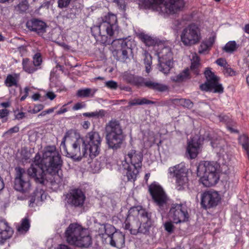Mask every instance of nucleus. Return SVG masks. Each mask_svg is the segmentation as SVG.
<instances>
[{
  "label": "nucleus",
  "instance_id": "f257e3e1",
  "mask_svg": "<svg viewBox=\"0 0 249 249\" xmlns=\"http://www.w3.org/2000/svg\"><path fill=\"white\" fill-rule=\"evenodd\" d=\"M40 156L36 155L34 163L27 171L20 167L15 168L14 188L16 191L22 193L29 192L31 188L30 177L33 178L36 183L43 184L46 173L55 174L62 164L61 156L54 146L45 147L40 161Z\"/></svg>",
  "mask_w": 249,
  "mask_h": 249
},
{
  "label": "nucleus",
  "instance_id": "f03ea898",
  "mask_svg": "<svg viewBox=\"0 0 249 249\" xmlns=\"http://www.w3.org/2000/svg\"><path fill=\"white\" fill-rule=\"evenodd\" d=\"M150 215L145 210L138 207L131 208L128 212L124 222V228L130 231L131 234L146 233L151 225Z\"/></svg>",
  "mask_w": 249,
  "mask_h": 249
},
{
  "label": "nucleus",
  "instance_id": "7ed1b4c3",
  "mask_svg": "<svg viewBox=\"0 0 249 249\" xmlns=\"http://www.w3.org/2000/svg\"><path fill=\"white\" fill-rule=\"evenodd\" d=\"M60 146L63 149L67 157L76 161H79L83 157L89 155L84 140L72 129L66 133Z\"/></svg>",
  "mask_w": 249,
  "mask_h": 249
},
{
  "label": "nucleus",
  "instance_id": "20e7f679",
  "mask_svg": "<svg viewBox=\"0 0 249 249\" xmlns=\"http://www.w3.org/2000/svg\"><path fill=\"white\" fill-rule=\"evenodd\" d=\"M66 241L70 245L80 248H88L92 243L88 230L76 223L71 224L65 232Z\"/></svg>",
  "mask_w": 249,
  "mask_h": 249
},
{
  "label": "nucleus",
  "instance_id": "39448f33",
  "mask_svg": "<svg viewBox=\"0 0 249 249\" xmlns=\"http://www.w3.org/2000/svg\"><path fill=\"white\" fill-rule=\"evenodd\" d=\"M105 139L108 147L113 150L120 148L125 139L119 121L111 120L105 126Z\"/></svg>",
  "mask_w": 249,
  "mask_h": 249
},
{
  "label": "nucleus",
  "instance_id": "423d86ee",
  "mask_svg": "<svg viewBox=\"0 0 249 249\" xmlns=\"http://www.w3.org/2000/svg\"><path fill=\"white\" fill-rule=\"evenodd\" d=\"M219 165L216 162L204 161L200 162L197 168V175L200 181L206 187L215 185L219 179Z\"/></svg>",
  "mask_w": 249,
  "mask_h": 249
},
{
  "label": "nucleus",
  "instance_id": "0eeeda50",
  "mask_svg": "<svg viewBox=\"0 0 249 249\" xmlns=\"http://www.w3.org/2000/svg\"><path fill=\"white\" fill-rule=\"evenodd\" d=\"M143 4L146 8L169 15L181 10L184 7V0H143Z\"/></svg>",
  "mask_w": 249,
  "mask_h": 249
},
{
  "label": "nucleus",
  "instance_id": "6e6552de",
  "mask_svg": "<svg viewBox=\"0 0 249 249\" xmlns=\"http://www.w3.org/2000/svg\"><path fill=\"white\" fill-rule=\"evenodd\" d=\"M157 54L159 58V70L164 74H168L173 66V57L171 48L163 44L158 45Z\"/></svg>",
  "mask_w": 249,
  "mask_h": 249
},
{
  "label": "nucleus",
  "instance_id": "1a4fd4ad",
  "mask_svg": "<svg viewBox=\"0 0 249 249\" xmlns=\"http://www.w3.org/2000/svg\"><path fill=\"white\" fill-rule=\"evenodd\" d=\"M201 38L200 30L195 24L188 25L181 32L180 40L185 46H192L197 44Z\"/></svg>",
  "mask_w": 249,
  "mask_h": 249
},
{
  "label": "nucleus",
  "instance_id": "9d476101",
  "mask_svg": "<svg viewBox=\"0 0 249 249\" xmlns=\"http://www.w3.org/2000/svg\"><path fill=\"white\" fill-rule=\"evenodd\" d=\"M84 141L86 144L89 155L91 158H93L99 155L102 142V138L99 133L95 131L89 132Z\"/></svg>",
  "mask_w": 249,
  "mask_h": 249
},
{
  "label": "nucleus",
  "instance_id": "9b49d317",
  "mask_svg": "<svg viewBox=\"0 0 249 249\" xmlns=\"http://www.w3.org/2000/svg\"><path fill=\"white\" fill-rule=\"evenodd\" d=\"M171 175L176 177V185L178 190H181L187 186L188 179L187 169L184 164L181 163L169 168Z\"/></svg>",
  "mask_w": 249,
  "mask_h": 249
},
{
  "label": "nucleus",
  "instance_id": "f8f14e48",
  "mask_svg": "<svg viewBox=\"0 0 249 249\" xmlns=\"http://www.w3.org/2000/svg\"><path fill=\"white\" fill-rule=\"evenodd\" d=\"M207 81L200 85L202 90L213 93H221L223 92L222 85L218 82V78L210 70H206L204 72Z\"/></svg>",
  "mask_w": 249,
  "mask_h": 249
},
{
  "label": "nucleus",
  "instance_id": "ddd939ff",
  "mask_svg": "<svg viewBox=\"0 0 249 249\" xmlns=\"http://www.w3.org/2000/svg\"><path fill=\"white\" fill-rule=\"evenodd\" d=\"M168 217L171 221L176 224L187 221L189 214L186 207L181 204H172Z\"/></svg>",
  "mask_w": 249,
  "mask_h": 249
},
{
  "label": "nucleus",
  "instance_id": "4468645a",
  "mask_svg": "<svg viewBox=\"0 0 249 249\" xmlns=\"http://www.w3.org/2000/svg\"><path fill=\"white\" fill-rule=\"evenodd\" d=\"M149 190L159 209L162 211L166 210L168 197L162 188L159 185L153 183L149 186Z\"/></svg>",
  "mask_w": 249,
  "mask_h": 249
},
{
  "label": "nucleus",
  "instance_id": "2eb2a0df",
  "mask_svg": "<svg viewBox=\"0 0 249 249\" xmlns=\"http://www.w3.org/2000/svg\"><path fill=\"white\" fill-rule=\"evenodd\" d=\"M143 156L142 153L131 149L125 155L124 160L122 161L123 168H128L129 165L141 168Z\"/></svg>",
  "mask_w": 249,
  "mask_h": 249
},
{
  "label": "nucleus",
  "instance_id": "dca6fc26",
  "mask_svg": "<svg viewBox=\"0 0 249 249\" xmlns=\"http://www.w3.org/2000/svg\"><path fill=\"white\" fill-rule=\"evenodd\" d=\"M86 196L83 191L78 189L71 190L66 196V200L69 205L81 207L85 201Z\"/></svg>",
  "mask_w": 249,
  "mask_h": 249
},
{
  "label": "nucleus",
  "instance_id": "f3484780",
  "mask_svg": "<svg viewBox=\"0 0 249 249\" xmlns=\"http://www.w3.org/2000/svg\"><path fill=\"white\" fill-rule=\"evenodd\" d=\"M218 194L214 191H205L201 195V205L205 209L216 206L220 200Z\"/></svg>",
  "mask_w": 249,
  "mask_h": 249
},
{
  "label": "nucleus",
  "instance_id": "a211bd4d",
  "mask_svg": "<svg viewBox=\"0 0 249 249\" xmlns=\"http://www.w3.org/2000/svg\"><path fill=\"white\" fill-rule=\"evenodd\" d=\"M109 230L113 231L114 227L109 226L105 229V233L107 234L110 238V245L117 248H122L124 244V235L120 231H115L110 234L108 233Z\"/></svg>",
  "mask_w": 249,
  "mask_h": 249
},
{
  "label": "nucleus",
  "instance_id": "6ab92c4d",
  "mask_svg": "<svg viewBox=\"0 0 249 249\" xmlns=\"http://www.w3.org/2000/svg\"><path fill=\"white\" fill-rule=\"evenodd\" d=\"M117 19L115 15L108 13L103 18L102 23H106V27H107V35L113 36L118 31Z\"/></svg>",
  "mask_w": 249,
  "mask_h": 249
},
{
  "label": "nucleus",
  "instance_id": "aec40b11",
  "mask_svg": "<svg viewBox=\"0 0 249 249\" xmlns=\"http://www.w3.org/2000/svg\"><path fill=\"white\" fill-rule=\"evenodd\" d=\"M201 146V139L197 136L194 137L188 142L187 152L191 159H194L197 156Z\"/></svg>",
  "mask_w": 249,
  "mask_h": 249
},
{
  "label": "nucleus",
  "instance_id": "412c9836",
  "mask_svg": "<svg viewBox=\"0 0 249 249\" xmlns=\"http://www.w3.org/2000/svg\"><path fill=\"white\" fill-rule=\"evenodd\" d=\"M27 26L29 29L42 35L46 32L47 25L43 21L36 19H33L27 22Z\"/></svg>",
  "mask_w": 249,
  "mask_h": 249
},
{
  "label": "nucleus",
  "instance_id": "4be33fe9",
  "mask_svg": "<svg viewBox=\"0 0 249 249\" xmlns=\"http://www.w3.org/2000/svg\"><path fill=\"white\" fill-rule=\"evenodd\" d=\"M121 42V49L117 51V54L118 60L122 62H125L128 57V52L130 51V48L127 46V43L125 40H120Z\"/></svg>",
  "mask_w": 249,
  "mask_h": 249
},
{
  "label": "nucleus",
  "instance_id": "5701e85b",
  "mask_svg": "<svg viewBox=\"0 0 249 249\" xmlns=\"http://www.w3.org/2000/svg\"><path fill=\"white\" fill-rule=\"evenodd\" d=\"M106 23H102L99 25H94L91 28V31L92 35L97 39H99V37L101 36H105L104 34L105 32L107 35V27H106Z\"/></svg>",
  "mask_w": 249,
  "mask_h": 249
},
{
  "label": "nucleus",
  "instance_id": "b1692460",
  "mask_svg": "<svg viewBox=\"0 0 249 249\" xmlns=\"http://www.w3.org/2000/svg\"><path fill=\"white\" fill-rule=\"evenodd\" d=\"M137 36L140 39L146 46H151L155 45L157 43V40L147 34L143 32H140L137 34Z\"/></svg>",
  "mask_w": 249,
  "mask_h": 249
},
{
  "label": "nucleus",
  "instance_id": "393cba45",
  "mask_svg": "<svg viewBox=\"0 0 249 249\" xmlns=\"http://www.w3.org/2000/svg\"><path fill=\"white\" fill-rule=\"evenodd\" d=\"M214 41L215 37L213 36L210 37L208 40L203 41L199 47L198 53H203L208 51L214 43Z\"/></svg>",
  "mask_w": 249,
  "mask_h": 249
},
{
  "label": "nucleus",
  "instance_id": "a878e982",
  "mask_svg": "<svg viewBox=\"0 0 249 249\" xmlns=\"http://www.w3.org/2000/svg\"><path fill=\"white\" fill-rule=\"evenodd\" d=\"M141 168H137L135 166H131V165H129L128 168H124V170L126 171V176L128 180H135L139 173V170Z\"/></svg>",
  "mask_w": 249,
  "mask_h": 249
},
{
  "label": "nucleus",
  "instance_id": "bb28decb",
  "mask_svg": "<svg viewBox=\"0 0 249 249\" xmlns=\"http://www.w3.org/2000/svg\"><path fill=\"white\" fill-rule=\"evenodd\" d=\"M144 85L150 89L159 91H164L168 89L167 87L165 85L151 81L144 82Z\"/></svg>",
  "mask_w": 249,
  "mask_h": 249
},
{
  "label": "nucleus",
  "instance_id": "cd10ccee",
  "mask_svg": "<svg viewBox=\"0 0 249 249\" xmlns=\"http://www.w3.org/2000/svg\"><path fill=\"white\" fill-rule=\"evenodd\" d=\"M22 66L23 70L27 72L32 73L36 70V66L28 58H23L22 60Z\"/></svg>",
  "mask_w": 249,
  "mask_h": 249
},
{
  "label": "nucleus",
  "instance_id": "c85d7f7f",
  "mask_svg": "<svg viewBox=\"0 0 249 249\" xmlns=\"http://www.w3.org/2000/svg\"><path fill=\"white\" fill-rule=\"evenodd\" d=\"M191 61V70L194 74L197 75L199 73L198 68L200 65V63L199 57L196 53L192 54Z\"/></svg>",
  "mask_w": 249,
  "mask_h": 249
},
{
  "label": "nucleus",
  "instance_id": "c756f323",
  "mask_svg": "<svg viewBox=\"0 0 249 249\" xmlns=\"http://www.w3.org/2000/svg\"><path fill=\"white\" fill-rule=\"evenodd\" d=\"M191 78L189 70L188 69L184 70L182 72H180L176 76L173 80L180 82L185 80H187Z\"/></svg>",
  "mask_w": 249,
  "mask_h": 249
},
{
  "label": "nucleus",
  "instance_id": "7c9ffc66",
  "mask_svg": "<svg viewBox=\"0 0 249 249\" xmlns=\"http://www.w3.org/2000/svg\"><path fill=\"white\" fill-rule=\"evenodd\" d=\"M96 90L89 88L81 89L77 91V95L79 97H92Z\"/></svg>",
  "mask_w": 249,
  "mask_h": 249
},
{
  "label": "nucleus",
  "instance_id": "2f4dec72",
  "mask_svg": "<svg viewBox=\"0 0 249 249\" xmlns=\"http://www.w3.org/2000/svg\"><path fill=\"white\" fill-rule=\"evenodd\" d=\"M30 222L28 219H22L21 223L17 226V230L19 234H24L30 228Z\"/></svg>",
  "mask_w": 249,
  "mask_h": 249
},
{
  "label": "nucleus",
  "instance_id": "473e14b6",
  "mask_svg": "<svg viewBox=\"0 0 249 249\" xmlns=\"http://www.w3.org/2000/svg\"><path fill=\"white\" fill-rule=\"evenodd\" d=\"M18 82V75L17 74L8 75L5 80V84L8 87L17 86Z\"/></svg>",
  "mask_w": 249,
  "mask_h": 249
},
{
  "label": "nucleus",
  "instance_id": "72a5a7b5",
  "mask_svg": "<svg viewBox=\"0 0 249 249\" xmlns=\"http://www.w3.org/2000/svg\"><path fill=\"white\" fill-rule=\"evenodd\" d=\"M239 141L245 150L249 149V138L247 135H243L240 136Z\"/></svg>",
  "mask_w": 249,
  "mask_h": 249
},
{
  "label": "nucleus",
  "instance_id": "f704fd0d",
  "mask_svg": "<svg viewBox=\"0 0 249 249\" xmlns=\"http://www.w3.org/2000/svg\"><path fill=\"white\" fill-rule=\"evenodd\" d=\"M105 115V110L101 109L98 111H95L92 112H86L83 113V116L89 117H103Z\"/></svg>",
  "mask_w": 249,
  "mask_h": 249
},
{
  "label": "nucleus",
  "instance_id": "c9c22d12",
  "mask_svg": "<svg viewBox=\"0 0 249 249\" xmlns=\"http://www.w3.org/2000/svg\"><path fill=\"white\" fill-rule=\"evenodd\" d=\"M236 49V44L234 41L228 42L224 46L223 50L227 53H232Z\"/></svg>",
  "mask_w": 249,
  "mask_h": 249
},
{
  "label": "nucleus",
  "instance_id": "e433bc0d",
  "mask_svg": "<svg viewBox=\"0 0 249 249\" xmlns=\"http://www.w3.org/2000/svg\"><path fill=\"white\" fill-rule=\"evenodd\" d=\"M4 231L13 232L11 229L7 225V222L0 220V232Z\"/></svg>",
  "mask_w": 249,
  "mask_h": 249
},
{
  "label": "nucleus",
  "instance_id": "4c0bfd02",
  "mask_svg": "<svg viewBox=\"0 0 249 249\" xmlns=\"http://www.w3.org/2000/svg\"><path fill=\"white\" fill-rule=\"evenodd\" d=\"M13 232L4 231L0 232V244L3 243L6 239L9 238L12 235Z\"/></svg>",
  "mask_w": 249,
  "mask_h": 249
},
{
  "label": "nucleus",
  "instance_id": "58836bf2",
  "mask_svg": "<svg viewBox=\"0 0 249 249\" xmlns=\"http://www.w3.org/2000/svg\"><path fill=\"white\" fill-rule=\"evenodd\" d=\"M180 106L188 108H192L193 107V103L189 99L182 98L181 100Z\"/></svg>",
  "mask_w": 249,
  "mask_h": 249
},
{
  "label": "nucleus",
  "instance_id": "ea45409f",
  "mask_svg": "<svg viewBox=\"0 0 249 249\" xmlns=\"http://www.w3.org/2000/svg\"><path fill=\"white\" fill-rule=\"evenodd\" d=\"M42 62V58L40 53H36L33 57V63L35 66H38Z\"/></svg>",
  "mask_w": 249,
  "mask_h": 249
},
{
  "label": "nucleus",
  "instance_id": "a19ab883",
  "mask_svg": "<svg viewBox=\"0 0 249 249\" xmlns=\"http://www.w3.org/2000/svg\"><path fill=\"white\" fill-rule=\"evenodd\" d=\"M105 86L109 89H116L118 87V84L114 81L110 80L106 82Z\"/></svg>",
  "mask_w": 249,
  "mask_h": 249
},
{
  "label": "nucleus",
  "instance_id": "79ce46f5",
  "mask_svg": "<svg viewBox=\"0 0 249 249\" xmlns=\"http://www.w3.org/2000/svg\"><path fill=\"white\" fill-rule=\"evenodd\" d=\"M18 7L21 11H25L28 8V1L26 0H23L19 3Z\"/></svg>",
  "mask_w": 249,
  "mask_h": 249
},
{
  "label": "nucleus",
  "instance_id": "37998d69",
  "mask_svg": "<svg viewBox=\"0 0 249 249\" xmlns=\"http://www.w3.org/2000/svg\"><path fill=\"white\" fill-rule=\"evenodd\" d=\"M71 0H58V6L60 8L67 7Z\"/></svg>",
  "mask_w": 249,
  "mask_h": 249
},
{
  "label": "nucleus",
  "instance_id": "c03bdc74",
  "mask_svg": "<svg viewBox=\"0 0 249 249\" xmlns=\"http://www.w3.org/2000/svg\"><path fill=\"white\" fill-rule=\"evenodd\" d=\"M114 2L120 10H124L125 7L124 0H114Z\"/></svg>",
  "mask_w": 249,
  "mask_h": 249
},
{
  "label": "nucleus",
  "instance_id": "a18cd8bd",
  "mask_svg": "<svg viewBox=\"0 0 249 249\" xmlns=\"http://www.w3.org/2000/svg\"><path fill=\"white\" fill-rule=\"evenodd\" d=\"M223 143V140L221 139H216L215 141H212L211 142V145L213 148H218V147H222V146L220 145L221 144Z\"/></svg>",
  "mask_w": 249,
  "mask_h": 249
},
{
  "label": "nucleus",
  "instance_id": "49530a36",
  "mask_svg": "<svg viewBox=\"0 0 249 249\" xmlns=\"http://www.w3.org/2000/svg\"><path fill=\"white\" fill-rule=\"evenodd\" d=\"M15 119L20 120L25 117V113L23 112H19L17 110L14 111Z\"/></svg>",
  "mask_w": 249,
  "mask_h": 249
},
{
  "label": "nucleus",
  "instance_id": "de8ad7c7",
  "mask_svg": "<svg viewBox=\"0 0 249 249\" xmlns=\"http://www.w3.org/2000/svg\"><path fill=\"white\" fill-rule=\"evenodd\" d=\"M224 73L227 76H232L235 74V72L227 66L224 68Z\"/></svg>",
  "mask_w": 249,
  "mask_h": 249
},
{
  "label": "nucleus",
  "instance_id": "09e8293b",
  "mask_svg": "<svg viewBox=\"0 0 249 249\" xmlns=\"http://www.w3.org/2000/svg\"><path fill=\"white\" fill-rule=\"evenodd\" d=\"M172 221L170 222H165L164 224V228L166 231H167L169 232H171L173 231L174 226L173 224L171 222Z\"/></svg>",
  "mask_w": 249,
  "mask_h": 249
},
{
  "label": "nucleus",
  "instance_id": "8fccbe9b",
  "mask_svg": "<svg viewBox=\"0 0 249 249\" xmlns=\"http://www.w3.org/2000/svg\"><path fill=\"white\" fill-rule=\"evenodd\" d=\"M154 103V102L145 98H139V105L153 104Z\"/></svg>",
  "mask_w": 249,
  "mask_h": 249
},
{
  "label": "nucleus",
  "instance_id": "3c124183",
  "mask_svg": "<svg viewBox=\"0 0 249 249\" xmlns=\"http://www.w3.org/2000/svg\"><path fill=\"white\" fill-rule=\"evenodd\" d=\"M216 64L221 67H223L224 68L227 66V63L225 59L219 58L216 61Z\"/></svg>",
  "mask_w": 249,
  "mask_h": 249
},
{
  "label": "nucleus",
  "instance_id": "603ef678",
  "mask_svg": "<svg viewBox=\"0 0 249 249\" xmlns=\"http://www.w3.org/2000/svg\"><path fill=\"white\" fill-rule=\"evenodd\" d=\"M19 131V127L17 126H15L12 128L9 129L8 131L4 133V134H11L14 133H17Z\"/></svg>",
  "mask_w": 249,
  "mask_h": 249
},
{
  "label": "nucleus",
  "instance_id": "864d4df0",
  "mask_svg": "<svg viewBox=\"0 0 249 249\" xmlns=\"http://www.w3.org/2000/svg\"><path fill=\"white\" fill-rule=\"evenodd\" d=\"M145 58L144 59V64H145V66L148 64V62H149V65H151V64L152 63V60H151V57L150 55L148 53H145Z\"/></svg>",
  "mask_w": 249,
  "mask_h": 249
},
{
  "label": "nucleus",
  "instance_id": "5fc2aeb1",
  "mask_svg": "<svg viewBox=\"0 0 249 249\" xmlns=\"http://www.w3.org/2000/svg\"><path fill=\"white\" fill-rule=\"evenodd\" d=\"M9 111L6 109L0 110V118H4L6 117L9 114Z\"/></svg>",
  "mask_w": 249,
  "mask_h": 249
},
{
  "label": "nucleus",
  "instance_id": "6e6d98bb",
  "mask_svg": "<svg viewBox=\"0 0 249 249\" xmlns=\"http://www.w3.org/2000/svg\"><path fill=\"white\" fill-rule=\"evenodd\" d=\"M46 96L51 100H53L56 97V95L53 92L49 91L46 94Z\"/></svg>",
  "mask_w": 249,
  "mask_h": 249
},
{
  "label": "nucleus",
  "instance_id": "4d7b16f0",
  "mask_svg": "<svg viewBox=\"0 0 249 249\" xmlns=\"http://www.w3.org/2000/svg\"><path fill=\"white\" fill-rule=\"evenodd\" d=\"M128 104L130 106L139 105V98L134 99L129 101Z\"/></svg>",
  "mask_w": 249,
  "mask_h": 249
},
{
  "label": "nucleus",
  "instance_id": "13d9d810",
  "mask_svg": "<svg viewBox=\"0 0 249 249\" xmlns=\"http://www.w3.org/2000/svg\"><path fill=\"white\" fill-rule=\"evenodd\" d=\"M181 99L175 98L171 100L172 104L176 106H180Z\"/></svg>",
  "mask_w": 249,
  "mask_h": 249
},
{
  "label": "nucleus",
  "instance_id": "bf43d9fd",
  "mask_svg": "<svg viewBox=\"0 0 249 249\" xmlns=\"http://www.w3.org/2000/svg\"><path fill=\"white\" fill-rule=\"evenodd\" d=\"M34 108L37 112L42 110L44 108V106L42 104H38L35 106Z\"/></svg>",
  "mask_w": 249,
  "mask_h": 249
},
{
  "label": "nucleus",
  "instance_id": "052dcab7",
  "mask_svg": "<svg viewBox=\"0 0 249 249\" xmlns=\"http://www.w3.org/2000/svg\"><path fill=\"white\" fill-rule=\"evenodd\" d=\"M65 105H66L63 106V107H62L58 111H57L56 112V114H57V115L61 114H63L67 111V109L66 108L64 107V106Z\"/></svg>",
  "mask_w": 249,
  "mask_h": 249
},
{
  "label": "nucleus",
  "instance_id": "680f3d73",
  "mask_svg": "<svg viewBox=\"0 0 249 249\" xmlns=\"http://www.w3.org/2000/svg\"><path fill=\"white\" fill-rule=\"evenodd\" d=\"M83 106L81 103H77L73 107V109L76 110L82 108Z\"/></svg>",
  "mask_w": 249,
  "mask_h": 249
},
{
  "label": "nucleus",
  "instance_id": "e2e57ef3",
  "mask_svg": "<svg viewBox=\"0 0 249 249\" xmlns=\"http://www.w3.org/2000/svg\"><path fill=\"white\" fill-rule=\"evenodd\" d=\"M56 249H72L71 247L66 245H59Z\"/></svg>",
  "mask_w": 249,
  "mask_h": 249
},
{
  "label": "nucleus",
  "instance_id": "0e129e2a",
  "mask_svg": "<svg viewBox=\"0 0 249 249\" xmlns=\"http://www.w3.org/2000/svg\"><path fill=\"white\" fill-rule=\"evenodd\" d=\"M0 105L2 107L4 108H7L10 106V104L8 102L1 103Z\"/></svg>",
  "mask_w": 249,
  "mask_h": 249
},
{
  "label": "nucleus",
  "instance_id": "69168bd1",
  "mask_svg": "<svg viewBox=\"0 0 249 249\" xmlns=\"http://www.w3.org/2000/svg\"><path fill=\"white\" fill-rule=\"evenodd\" d=\"M89 125H90V123L89 122L85 121L83 124V126L84 128L87 129L88 128H89Z\"/></svg>",
  "mask_w": 249,
  "mask_h": 249
},
{
  "label": "nucleus",
  "instance_id": "338daca9",
  "mask_svg": "<svg viewBox=\"0 0 249 249\" xmlns=\"http://www.w3.org/2000/svg\"><path fill=\"white\" fill-rule=\"evenodd\" d=\"M40 95L39 94H34L32 98L35 101L38 100L39 99Z\"/></svg>",
  "mask_w": 249,
  "mask_h": 249
},
{
  "label": "nucleus",
  "instance_id": "774afa93",
  "mask_svg": "<svg viewBox=\"0 0 249 249\" xmlns=\"http://www.w3.org/2000/svg\"><path fill=\"white\" fill-rule=\"evenodd\" d=\"M4 184L2 179L0 178V191L4 188Z\"/></svg>",
  "mask_w": 249,
  "mask_h": 249
}]
</instances>
